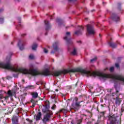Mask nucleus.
<instances>
[{
  "label": "nucleus",
  "instance_id": "nucleus-4",
  "mask_svg": "<svg viewBox=\"0 0 124 124\" xmlns=\"http://www.w3.org/2000/svg\"><path fill=\"white\" fill-rule=\"evenodd\" d=\"M66 36L63 38V39L65 40L68 44H72L73 42L71 41V38H70V32H67L66 33Z\"/></svg>",
  "mask_w": 124,
  "mask_h": 124
},
{
  "label": "nucleus",
  "instance_id": "nucleus-27",
  "mask_svg": "<svg viewBox=\"0 0 124 124\" xmlns=\"http://www.w3.org/2000/svg\"><path fill=\"white\" fill-rule=\"evenodd\" d=\"M96 57H95L92 59L91 60V62H93L95 61H96Z\"/></svg>",
  "mask_w": 124,
  "mask_h": 124
},
{
  "label": "nucleus",
  "instance_id": "nucleus-6",
  "mask_svg": "<svg viewBox=\"0 0 124 124\" xmlns=\"http://www.w3.org/2000/svg\"><path fill=\"white\" fill-rule=\"evenodd\" d=\"M47 102H48V104H46L45 106H44V108L42 109V111L43 113H51V111H50V110H49V108H50V104H49V102L48 101H47Z\"/></svg>",
  "mask_w": 124,
  "mask_h": 124
},
{
  "label": "nucleus",
  "instance_id": "nucleus-1",
  "mask_svg": "<svg viewBox=\"0 0 124 124\" xmlns=\"http://www.w3.org/2000/svg\"><path fill=\"white\" fill-rule=\"evenodd\" d=\"M11 60V57L8 56L6 58V61L8 62L6 63H0V67L1 68H4V69H8L10 70H13L15 72H20L23 74H31L32 76H37V75H44V76H50L52 75V76H55V77H58L62 74H67V73H75V72H80L82 74H85L87 76H94V72L92 73L90 71H86L85 69L82 68H78L77 69H71L70 70H63L62 71H58L55 72H51L48 69H46L43 72H39L35 69L28 70L27 69L24 68H16L11 65L10 63V61Z\"/></svg>",
  "mask_w": 124,
  "mask_h": 124
},
{
  "label": "nucleus",
  "instance_id": "nucleus-50",
  "mask_svg": "<svg viewBox=\"0 0 124 124\" xmlns=\"http://www.w3.org/2000/svg\"><path fill=\"white\" fill-rule=\"evenodd\" d=\"M107 69H108V68H106V69H104V70H107Z\"/></svg>",
  "mask_w": 124,
  "mask_h": 124
},
{
  "label": "nucleus",
  "instance_id": "nucleus-15",
  "mask_svg": "<svg viewBox=\"0 0 124 124\" xmlns=\"http://www.w3.org/2000/svg\"><path fill=\"white\" fill-rule=\"evenodd\" d=\"M108 44L109 45L111 48H116L117 47V43H113L112 42H108Z\"/></svg>",
  "mask_w": 124,
  "mask_h": 124
},
{
  "label": "nucleus",
  "instance_id": "nucleus-30",
  "mask_svg": "<svg viewBox=\"0 0 124 124\" xmlns=\"http://www.w3.org/2000/svg\"><path fill=\"white\" fill-rule=\"evenodd\" d=\"M115 66L117 68H120V65L118 63H115Z\"/></svg>",
  "mask_w": 124,
  "mask_h": 124
},
{
  "label": "nucleus",
  "instance_id": "nucleus-28",
  "mask_svg": "<svg viewBox=\"0 0 124 124\" xmlns=\"http://www.w3.org/2000/svg\"><path fill=\"white\" fill-rule=\"evenodd\" d=\"M44 52L45 54H48V50H47L46 48H44Z\"/></svg>",
  "mask_w": 124,
  "mask_h": 124
},
{
  "label": "nucleus",
  "instance_id": "nucleus-25",
  "mask_svg": "<svg viewBox=\"0 0 124 124\" xmlns=\"http://www.w3.org/2000/svg\"><path fill=\"white\" fill-rule=\"evenodd\" d=\"M26 121L27 122H29V124H31V123H32V120H31L29 118H27Z\"/></svg>",
  "mask_w": 124,
  "mask_h": 124
},
{
  "label": "nucleus",
  "instance_id": "nucleus-54",
  "mask_svg": "<svg viewBox=\"0 0 124 124\" xmlns=\"http://www.w3.org/2000/svg\"><path fill=\"white\" fill-rule=\"evenodd\" d=\"M11 44H13V42H12V43H11Z\"/></svg>",
  "mask_w": 124,
  "mask_h": 124
},
{
  "label": "nucleus",
  "instance_id": "nucleus-18",
  "mask_svg": "<svg viewBox=\"0 0 124 124\" xmlns=\"http://www.w3.org/2000/svg\"><path fill=\"white\" fill-rule=\"evenodd\" d=\"M71 54L73 55V56H75L76 55H77V50H76V48L75 47L73 48V51L71 52Z\"/></svg>",
  "mask_w": 124,
  "mask_h": 124
},
{
  "label": "nucleus",
  "instance_id": "nucleus-32",
  "mask_svg": "<svg viewBox=\"0 0 124 124\" xmlns=\"http://www.w3.org/2000/svg\"><path fill=\"white\" fill-rule=\"evenodd\" d=\"M123 112H124V108L123 105H122V107L121 108V112L123 113Z\"/></svg>",
  "mask_w": 124,
  "mask_h": 124
},
{
  "label": "nucleus",
  "instance_id": "nucleus-41",
  "mask_svg": "<svg viewBox=\"0 0 124 124\" xmlns=\"http://www.w3.org/2000/svg\"><path fill=\"white\" fill-rule=\"evenodd\" d=\"M18 20L19 21V22H20L21 21V18L18 17Z\"/></svg>",
  "mask_w": 124,
  "mask_h": 124
},
{
  "label": "nucleus",
  "instance_id": "nucleus-35",
  "mask_svg": "<svg viewBox=\"0 0 124 124\" xmlns=\"http://www.w3.org/2000/svg\"><path fill=\"white\" fill-rule=\"evenodd\" d=\"M86 111L87 112V113H89V114H92V112L89 111L88 109H86Z\"/></svg>",
  "mask_w": 124,
  "mask_h": 124
},
{
  "label": "nucleus",
  "instance_id": "nucleus-2",
  "mask_svg": "<svg viewBox=\"0 0 124 124\" xmlns=\"http://www.w3.org/2000/svg\"><path fill=\"white\" fill-rule=\"evenodd\" d=\"M114 88L116 90V92L113 93H112V95L113 96H115V94L116 95L117 97L115 98V104L120 106V105H121V103H122V98H120V94H119L120 91L118 90V87H117V85H115Z\"/></svg>",
  "mask_w": 124,
  "mask_h": 124
},
{
  "label": "nucleus",
  "instance_id": "nucleus-20",
  "mask_svg": "<svg viewBox=\"0 0 124 124\" xmlns=\"http://www.w3.org/2000/svg\"><path fill=\"white\" fill-rule=\"evenodd\" d=\"M7 94L10 97H12V96H13V93H12V92H11V90H9L8 91Z\"/></svg>",
  "mask_w": 124,
  "mask_h": 124
},
{
  "label": "nucleus",
  "instance_id": "nucleus-23",
  "mask_svg": "<svg viewBox=\"0 0 124 124\" xmlns=\"http://www.w3.org/2000/svg\"><path fill=\"white\" fill-rule=\"evenodd\" d=\"M118 6H119L118 7V10L119 11H121V12H122V11H124V10L122 9V7H121V3H118Z\"/></svg>",
  "mask_w": 124,
  "mask_h": 124
},
{
  "label": "nucleus",
  "instance_id": "nucleus-13",
  "mask_svg": "<svg viewBox=\"0 0 124 124\" xmlns=\"http://www.w3.org/2000/svg\"><path fill=\"white\" fill-rule=\"evenodd\" d=\"M42 117V113L41 112L39 111L36 115H34V118L35 119L36 122L38 121H40V119Z\"/></svg>",
  "mask_w": 124,
  "mask_h": 124
},
{
  "label": "nucleus",
  "instance_id": "nucleus-12",
  "mask_svg": "<svg viewBox=\"0 0 124 124\" xmlns=\"http://www.w3.org/2000/svg\"><path fill=\"white\" fill-rule=\"evenodd\" d=\"M45 25L46 26V31H49L51 29V25L48 20H45Z\"/></svg>",
  "mask_w": 124,
  "mask_h": 124
},
{
  "label": "nucleus",
  "instance_id": "nucleus-45",
  "mask_svg": "<svg viewBox=\"0 0 124 124\" xmlns=\"http://www.w3.org/2000/svg\"><path fill=\"white\" fill-rule=\"evenodd\" d=\"M40 99H41V100H43V99H41L40 97L39 98V100H40Z\"/></svg>",
  "mask_w": 124,
  "mask_h": 124
},
{
  "label": "nucleus",
  "instance_id": "nucleus-49",
  "mask_svg": "<svg viewBox=\"0 0 124 124\" xmlns=\"http://www.w3.org/2000/svg\"><path fill=\"white\" fill-rule=\"evenodd\" d=\"M80 42H81V41H78V42H77V43H80Z\"/></svg>",
  "mask_w": 124,
  "mask_h": 124
},
{
  "label": "nucleus",
  "instance_id": "nucleus-29",
  "mask_svg": "<svg viewBox=\"0 0 124 124\" xmlns=\"http://www.w3.org/2000/svg\"><path fill=\"white\" fill-rule=\"evenodd\" d=\"M109 71L113 72L114 71V67H111L109 69Z\"/></svg>",
  "mask_w": 124,
  "mask_h": 124
},
{
  "label": "nucleus",
  "instance_id": "nucleus-38",
  "mask_svg": "<svg viewBox=\"0 0 124 124\" xmlns=\"http://www.w3.org/2000/svg\"><path fill=\"white\" fill-rule=\"evenodd\" d=\"M9 97H10L9 95L8 96H6L5 97V99H8Z\"/></svg>",
  "mask_w": 124,
  "mask_h": 124
},
{
  "label": "nucleus",
  "instance_id": "nucleus-3",
  "mask_svg": "<svg viewBox=\"0 0 124 124\" xmlns=\"http://www.w3.org/2000/svg\"><path fill=\"white\" fill-rule=\"evenodd\" d=\"M53 115V113H51L50 112L47 113L44 116V117L42 119V122L43 124H45L48 123V122L50 121V118H51V116Z\"/></svg>",
  "mask_w": 124,
  "mask_h": 124
},
{
  "label": "nucleus",
  "instance_id": "nucleus-33",
  "mask_svg": "<svg viewBox=\"0 0 124 124\" xmlns=\"http://www.w3.org/2000/svg\"><path fill=\"white\" fill-rule=\"evenodd\" d=\"M3 18H0V23H3Z\"/></svg>",
  "mask_w": 124,
  "mask_h": 124
},
{
  "label": "nucleus",
  "instance_id": "nucleus-36",
  "mask_svg": "<svg viewBox=\"0 0 124 124\" xmlns=\"http://www.w3.org/2000/svg\"><path fill=\"white\" fill-rule=\"evenodd\" d=\"M77 0H68V1L71 2V1H76Z\"/></svg>",
  "mask_w": 124,
  "mask_h": 124
},
{
  "label": "nucleus",
  "instance_id": "nucleus-51",
  "mask_svg": "<svg viewBox=\"0 0 124 124\" xmlns=\"http://www.w3.org/2000/svg\"><path fill=\"white\" fill-rule=\"evenodd\" d=\"M93 11H94V10H92V12H93Z\"/></svg>",
  "mask_w": 124,
  "mask_h": 124
},
{
  "label": "nucleus",
  "instance_id": "nucleus-43",
  "mask_svg": "<svg viewBox=\"0 0 124 124\" xmlns=\"http://www.w3.org/2000/svg\"><path fill=\"white\" fill-rule=\"evenodd\" d=\"M26 35V34H22L21 35V36H25Z\"/></svg>",
  "mask_w": 124,
  "mask_h": 124
},
{
  "label": "nucleus",
  "instance_id": "nucleus-17",
  "mask_svg": "<svg viewBox=\"0 0 124 124\" xmlns=\"http://www.w3.org/2000/svg\"><path fill=\"white\" fill-rule=\"evenodd\" d=\"M32 98H37L38 97V93L37 92H33L31 94Z\"/></svg>",
  "mask_w": 124,
  "mask_h": 124
},
{
  "label": "nucleus",
  "instance_id": "nucleus-39",
  "mask_svg": "<svg viewBox=\"0 0 124 124\" xmlns=\"http://www.w3.org/2000/svg\"><path fill=\"white\" fill-rule=\"evenodd\" d=\"M35 104H32V108H33V107H35Z\"/></svg>",
  "mask_w": 124,
  "mask_h": 124
},
{
  "label": "nucleus",
  "instance_id": "nucleus-47",
  "mask_svg": "<svg viewBox=\"0 0 124 124\" xmlns=\"http://www.w3.org/2000/svg\"><path fill=\"white\" fill-rule=\"evenodd\" d=\"M72 88V86H69V89H71Z\"/></svg>",
  "mask_w": 124,
  "mask_h": 124
},
{
  "label": "nucleus",
  "instance_id": "nucleus-21",
  "mask_svg": "<svg viewBox=\"0 0 124 124\" xmlns=\"http://www.w3.org/2000/svg\"><path fill=\"white\" fill-rule=\"evenodd\" d=\"M36 48H37V44H33L32 46V50H36Z\"/></svg>",
  "mask_w": 124,
  "mask_h": 124
},
{
  "label": "nucleus",
  "instance_id": "nucleus-48",
  "mask_svg": "<svg viewBox=\"0 0 124 124\" xmlns=\"http://www.w3.org/2000/svg\"><path fill=\"white\" fill-rule=\"evenodd\" d=\"M47 34H48V33L46 32L45 33V35H47Z\"/></svg>",
  "mask_w": 124,
  "mask_h": 124
},
{
  "label": "nucleus",
  "instance_id": "nucleus-5",
  "mask_svg": "<svg viewBox=\"0 0 124 124\" xmlns=\"http://www.w3.org/2000/svg\"><path fill=\"white\" fill-rule=\"evenodd\" d=\"M87 30L89 34H94V29H93V26L91 24H88L87 25Z\"/></svg>",
  "mask_w": 124,
  "mask_h": 124
},
{
  "label": "nucleus",
  "instance_id": "nucleus-40",
  "mask_svg": "<svg viewBox=\"0 0 124 124\" xmlns=\"http://www.w3.org/2000/svg\"><path fill=\"white\" fill-rule=\"evenodd\" d=\"M77 86H78V81L75 84V87H77Z\"/></svg>",
  "mask_w": 124,
  "mask_h": 124
},
{
  "label": "nucleus",
  "instance_id": "nucleus-10",
  "mask_svg": "<svg viewBox=\"0 0 124 124\" xmlns=\"http://www.w3.org/2000/svg\"><path fill=\"white\" fill-rule=\"evenodd\" d=\"M79 30L75 32V34L77 35H81L83 34V31H84V27L82 26H79Z\"/></svg>",
  "mask_w": 124,
  "mask_h": 124
},
{
  "label": "nucleus",
  "instance_id": "nucleus-19",
  "mask_svg": "<svg viewBox=\"0 0 124 124\" xmlns=\"http://www.w3.org/2000/svg\"><path fill=\"white\" fill-rule=\"evenodd\" d=\"M26 89H29V90L35 89V86L34 85H28L26 87Z\"/></svg>",
  "mask_w": 124,
  "mask_h": 124
},
{
  "label": "nucleus",
  "instance_id": "nucleus-53",
  "mask_svg": "<svg viewBox=\"0 0 124 124\" xmlns=\"http://www.w3.org/2000/svg\"><path fill=\"white\" fill-rule=\"evenodd\" d=\"M87 124H90V123L89 122H87Z\"/></svg>",
  "mask_w": 124,
  "mask_h": 124
},
{
  "label": "nucleus",
  "instance_id": "nucleus-37",
  "mask_svg": "<svg viewBox=\"0 0 124 124\" xmlns=\"http://www.w3.org/2000/svg\"><path fill=\"white\" fill-rule=\"evenodd\" d=\"M3 9H0V13L3 12Z\"/></svg>",
  "mask_w": 124,
  "mask_h": 124
},
{
  "label": "nucleus",
  "instance_id": "nucleus-55",
  "mask_svg": "<svg viewBox=\"0 0 124 124\" xmlns=\"http://www.w3.org/2000/svg\"><path fill=\"white\" fill-rule=\"evenodd\" d=\"M110 40H112V38H110Z\"/></svg>",
  "mask_w": 124,
  "mask_h": 124
},
{
  "label": "nucleus",
  "instance_id": "nucleus-42",
  "mask_svg": "<svg viewBox=\"0 0 124 124\" xmlns=\"http://www.w3.org/2000/svg\"><path fill=\"white\" fill-rule=\"evenodd\" d=\"M1 98H2V96L1 95V94H0V99H1Z\"/></svg>",
  "mask_w": 124,
  "mask_h": 124
},
{
  "label": "nucleus",
  "instance_id": "nucleus-8",
  "mask_svg": "<svg viewBox=\"0 0 124 124\" xmlns=\"http://www.w3.org/2000/svg\"><path fill=\"white\" fill-rule=\"evenodd\" d=\"M74 100L75 101V106H76V107H81V106H82L81 103L83 102V101L78 102V99L77 97H75Z\"/></svg>",
  "mask_w": 124,
  "mask_h": 124
},
{
  "label": "nucleus",
  "instance_id": "nucleus-11",
  "mask_svg": "<svg viewBox=\"0 0 124 124\" xmlns=\"http://www.w3.org/2000/svg\"><path fill=\"white\" fill-rule=\"evenodd\" d=\"M108 121H109V124H116V122H117V119L113 116H109L108 117Z\"/></svg>",
  "mask_w": 124,
  "mask_h": 124
},
{
  "label": "nucleus",
  "instance_id": "nucleus-34",
  "mask_svg": "<svg viewBox=\"0 0 124 124\" xmlns=\"http://www.w3.org/2000/svg\"><path fill=\"white\" fill-rule=\"evenodd\" d=\"M112 91H113V89H110L108 90V92L109 93H112Z\"/></svg>",
  "mask_w": 124,
  "mask_h": 124
},
{
  "label": "nucleus",
  "instance_id": "nucleus-44",
  "mask_svg": "<svg viewBox=\"0 0 124 124\" xmlns=\"http://www.w3.org/2000/svg\"><path fill=\"white\" fill-rule=\"evenodd\" d=\"M22 81L23 82V83H25V79H22Z\"/></svg>",
  "mask_w": 124,
  "mask_h": 124
},
{
  "label": "nucleus",
  "instance_id": "nucleus-31",
  "mask_svg": "<svg viewBox=\"0 0 124 124\" xmlns=\"http://www.w3.org/2000/svg\"><path fill=\"white\" fill-rule=\"evenodd\" d=\"M56 105H54L52 107V108H51L52 109V110H55V108H56Z\"/></svg>",
  "mask_w": 124,
  "mask_h": 124
},
{
  "label": "nucleus",
  "instance_id": "nucleus-16",
  "mask_svg": "<svg viewBox=\"0 0 124 124\" xmlns=\"http://www.w3.org/2000/svg\"><path fill=\"white\" fill-rule=\"evenodd\" d=\"M56 21L57 23H59V26H61L62 25V24H63L64 22L63 20H62V19H61L60 18H58L56 19Z\"/></svg>",
  "mask_w": 124,
  "mask_h": 124
},
{
  "label": "nucleus",
  "instance_id": "nucleus-7",
  "mask_svg": "<svg viewBox=\"0 0 124 124\" xmlns=\"http://www.w3.org/2000/svg\"><path fill=\"white\" fill-rule=\"evenodd\" d=\"M58 44L59 43H58L57 42H56L53 44V47L54 48V50L51 51L50 54L54 55V54H55L56 52L59 50V47L58 46Z\"/></svg>",
  "mask_w": 124,
  "mask_h": 124
},
{
  "label": "nucleus",
  "instance_id": "nucleus-24",
  "mask_svg": "<svg viewBox=\"0 0 124 124\" xmlns=\"http://www.w3.org/2000/svg\"><path fill=\"white\" fill-rule=\"evenodd\" d=\"M60 112H63V113H64L65 114V113H66V112H67V110L66 109L62 108V109H60Z\"/></svg>",
  "mask_w": 124,
  "mask_h": 124
},
{
  "label": "nucleus",
  "instance_id": "nucleus-22",
  "mask_svg": "<svg viewBox=\"0 0 124 124\" xmlns=\"http://www.w3.org/2000/svg\"><path fill=\"white\" fill-rule=\"evenodd\" d=\"M31 102L32 103V104H36L37 103L38 101H35L33 99H31Z\"/></svg>",
  "mask_w": 124,
  "mask_h": 124
},
{
  "label": "nucleus",
  "instance_id": "nucleus-52",
  "mask_svg": "<svg viewBox=\"0 0 124 124\" xmlns=\"http://www.w3.org/2000/svg\"><path fill=\"white\" fill-rule=\"evenodd\" d=\"M101 34H99V36H101Z\"/></svg>",
  "mask_w": 124,
  "mask_h": 124
},
{
  "label": "nucleus",
  "instance_id": "nucleus-46",
  "mask_svg": "<svg viewBox=\"0 0 124 124\" xmlns=\"http://www.w3.org/2000/svg\"><path fill=\"white\" fill-rule=\"evenodd\" d=\"M55 92H59V90L58 89H56Z\"/></svg>",
  "mask_w": 124,
  "mask_h": 124
},
{
  "label": "nucleus",
  "instance_id": "nucleus-26",
  "mask_svg": "<svg viewBox=\"0 0 124 124\" xmlns=\"http://www.w3.org/2000/svg\"><path fill=\"white\" fill-rule=\"evenodd\" d=\"M29 58L31 59V60H33V59H34V56H33V55H30L29 56Z\"/></svg>",
  "mask_w": 124,
  "mask_h": 124
},
{
  "label": "nucleus",
  "instance_id": "nucleus-9",
  "mask_svg": "<svg viewBox=\"0 0 124 124\" xmlns=\"http://www.w3.org/2000/svg\"><path fill=\"white\" fill-rule=\"evenodd\" d=\"M111 19L115 22H118V21H120V16H118L115 13H112L111 15Z\"/></svg>",
  "mask_w": 124,
  "mask_h": 124
},
{
  "label": "nucleus",
  "instance_id": "nucleus-56",
  "mask_svg": "<svg viewBox=\"0 0 124 124\" xmlns=\"http://www.w3.org/2000/svg\"><path fill=\"white\" fill-rule=\"evenodd\" d=\"M38 111H40V109H39Z\"/></svg>",
  "mask_w": 124,
  "mask_h": 124
},
{
  "label": "nucleus",
  "instance_id": "nucleus-14",
  "mask_svg": "<svg viewBox=\"0 0 124 124\" xmlns=\"http://www.w3.org/2000/svg\"><path fill=\"white\" fill-rule=\"evenodd\" d=\"M17 46L19 47V49L21 51L24 50V44H23L21 41H19Z\"/></svg>",
  "mask_w": 124,
  "mask_h": 124
}]
</instances>
